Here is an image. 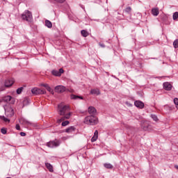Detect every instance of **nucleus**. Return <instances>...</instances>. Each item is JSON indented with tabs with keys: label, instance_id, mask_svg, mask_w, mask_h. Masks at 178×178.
I'll list each match as a JSON object with an SVG mask.
<instances>
[{
	"label": "nucleus",
	"instance_id": "16",
	"mask_svg": "<svg viewBox=\"0 0 178 178\" xmlns=\"http://www.w3.org/2000/svg\"><path fill=\"white\" fill-rule=\"evenodd\" d=\"M90 94L92 95H99L101 94V92L98 89H92L90 90Z\"/></svg>",
	"mask_w": 178,
	"mask_h": 178
},
{
	"label": "nucleus",
	"instance_id": "41",
	"mask_svg": "<svg viewBox=\"0 0 178 178\" xmlns=\"http://www.w3.org/2000/svg\"><path fill=\"white\" fill-rule=\"evenodd\" d=\"M163 76H157L156 79H162Z\"/></svg>",
	"mask_w": 178,
	"mask_h": 178
},
{
	"label": "nucleus",
	"instance_id": "13",
	"mask_svg": "<svg viewBox=\"0 0 178 178\" xmlns=\"http://www.w3.org/2000/svg\"><path fill=\"white\" fill-rule=\"evenodd\" d=\"M19 122L22 124H25V126H31V124H33V123L30 122V121L26 120L25 118H21Z\"/></svg>",
	"mask_w": 178,
	"mask_h": 178
},
{
	"label": "nucleus",
	"instance_id": "37",
	"mask_svg": "<svg viewBox=\"0 0 178 178\" xmlns=\"http://www.w3.org/2000/svg\"><path fill=\"white\" fill-rule=\"evenodd\" d=\"M63 70L62 68L59 69L58 73H60V76H62V73H63Z\"/></svg>",
	"mask_w": 178,
	"mask_h": 178
},
{
	"label": "nucleus",
	"instance_id": "4",
	"mask_svg": "<svg viewBox=\"0 0 178 178\" xmlns=\"http://www.w3.org/2000/svg\"><path fill=\"white\" fill-rule=\"evenodd\" d=\"M3 108L5 110V115L8 118H12V116L15 115V110L13 109V107L10 106V104L4 106Z\"/></svg>",
	"mask_w": 178,
	"mask_h": 178
},
{
	"label": "nucleus",
	"instance_id": "12",
	"mask_svg": "<svg viewBox=\"0 0 178 178\" xmlns=\"http://www.w3.org/2000/svg\"><path fill=\"white\" fill-rule=\"evenodd\" d=\"M88 113H90V116H94V115L97 113V109H95L94 106H89Z\"/></svg>",
	"mask_w": 178,
	"mask_h": 178
},
{
	"label": "nucleus",
	"instance_id": "35",
	"mask_svg": "<svg viewBox=\"0 0 178 178\" xmlns=\"http://www.w3.org/2000/svg\"><path fill=\"white\" fill-rule=\"evenodd\" d=\"M41 86H42V87H44V88H46V89L49 86V85H48V83H42Z\"/></svg>",
	"mask_w": 178,
	"mask_h": 178
},
{
	"label": "nucleus",
	"instance_id": "40",
	"mask_svg": "<svg viewBox=\"0 0 178 178\" xmlns=\"http://www.w3.org/2000/svg\"><path fill=\"white\" fill-rule=\"evenodd\" d=\"M20 136H21L22 137H25L26 133H24V132H21V133H20Z\"/></svg>",
	"mask_w": 178,
	"mask_h": 178
},
{
	"label": "nucleus",
	"instance_id": "32",
	"mask_svg": "<svg viewBox=\"0 0 178 178\" xmlns=\"http://www.w3.org/2000/svg\"><path fill=\"white\" fill-rule=\"evenodd\" d=\"M69 123H70L69 121L66 120V121H63L61 124V125L65 127V126H67V124H69Z\"/></svg>",
	"mask_w": 178,
	"mask_h": 178
},
{
	"label": "nucleus",
	"instance_id": "42",
	"mask_svg": "<svg viewBox=\"0 0 178 178\" xmlns=\"http://www.w3.org/2000/svg\"><path fill=\"white\" fill-rule=\"evenodd\" d=\"M175 168H176V169H177V170H178V165H176V166H175Z\"/></svg>",
	"mask_w": 178,
	"mask_h": 178
},
{
	"label": "nucleus",
	"instance_id": "34",
	"mask_svg": "<svg viewBox=\"0 0 178 178\" xmlns=\"http://www.w3.org/2000/svg\"><path fill=\"white\" fill-rule=\"evenodd\" d=\"M1 133L2 134H6V133H7L6 129L2 128V129H1Z\"/></svg>",
	"mask_w": 178,
	"mask_h": 178
},
{
	"label": "nucleus",
	"instance_id": "28",
	"mask_svg": "<svg viewBox=\"0 0 178 178\" xmlns=\"http://www.w3.org/2000/svg\"><path fill=\"white\" fill-rule=\"evenodd\" d=\"M172 19L173 20H177L178 19V12H175L172 15Z\"/></svg>",
	"mask_w": 178,
	"mask_h": 178
},
{
	"label": "nucleus",
	"instance_id": "27",
	"mask_svg": "<svg viewBox=\"0 0 178 178\" xmlns=\"http://www.w3.org/2000/svg\"><path fill=\"white\" fill-rule=\"evenodd\" d=\"M81 34L83 35V37H88V32L86 30H82L81 31Z\"/></svg>",
	"mask_w": 178,
	"mask_h": 178
},
{
	"label": "nucleus",
	"instance_id": "23",
	"mask_svg": "<svg viewBox=\"0 0 178 178\" xmlns=\"http://www.w3.org/2000/svg\"><path fill=\"white\" fill-rule=\"evenodd\" d=\"M0 119H1V120H3L6 123H9V122H10V120H9V118H7L6 117H5L3 115H0Z\"/></svg>",
	"mask_w": 178,
	"mask_h": 178
},
{
	"label": "nucleus",
	"instance_id": "3",
	"mask_svg": "<svg viewBox=\"0 0 178 178\" xmlns=\"http://www.w3.org/2000/svg\"><path fill=\"white\" fill-rule=\"evenodd\" d=\"M22 20H26L28 23H31L33 22V14L29 10H26L21 16Z\"/></svg>",
	"mask_w": 178,
	"mask_h": 178
},
{
	"label": "nucleus",
	"instance_id": "38",
	"mask_svg": "<svg viewBox=\"0 0 178 178\" xmlns=\"http://www.w3.org/2000/svg\"><path fill=\"white\" fill-rule=\"evenodd\" d=\"M99 45L102 47V48H105V44L104 43H99Z\"/></svg>",
	"mask_w": 178,
	"mask_h": 178
},
{
	"label": "nucleus",
	"instance_id": "18",
	"mask_svg": "<svg viewBox=\"0 0 178 178\" xmlns=\"http://www.w3.org/2000/svg\"><path fill=\"white\" fill-rule=\"evenodd\" d=\"M76 130V128L74 126H71L65 129V133H73Z\"/></svg>",
	"mask_w": 178,
	"mask_h": 178
},
{
	"label": "nucleus",
	"instance_id": "17",
	"mask_svg": "<svg viewBox=\"0 0 178 178\" xmlns=\"http://www.w3.org/2000/svg\"><path fill=\"white\" fill-rule=\"evenodd\" d=\"M45 166H46L47 169H48L49 171H50L51 172H54V166H52V165H51V163H45Z\"/></svg>",
	"mask_w": 178,
	"mask_h": 178
},
{
	"label": "nucleus",
	"instance_id": "31",
	"mask_svg": "<svg viewBox=\"0 0 178 178\" xmlns=\"http://www.w3.org/2000/svg\"><path fill=\"white\" fill-rule=\"evenodd\" d=\"M174 48H178V39L173 42Z\"/></svg>",
	"mask_w": 178,
	"mask_h": 178
},
{
	"label": "nucleus",
	"instance_id": "24",
	"mask_svg": "<svg viewBox=\"0 0 178 178\" xmlns=\"http://www.w3.org/2000/svg\"><path fill=\"white\" fill-rule=\"evenodd\" d=\"M51 74H53V76H56L57 77L60 76L59 71H58V70H52Z\"/></svg>",
	"mask_w": 178,
	"mask_h": 178
},
{
	"label": "nucleus",
	"instance_id": "22",
	"mask_svg": "<svg viewBox=\"0 0 178 178\" xmlns=\"http://www.w3.org/2000/svg\"><path fill=\"white\" fill-rule=\"evenodd\" d=\"M0 119H1V120H3L6 123H9V122H10V120H9V118H7L6 117H5L3 115H0Z\"/></svg>",
	"mask_w": 178,
	"mask_h": 178
},
{
	"label": "nucleus",
	"instance_id": "20",
	"mask_svg": "<svg viewBox=\"0 0 178 178\" xmlns=\"http://www.w3.org/2000/svg\"><path fill=\"white\" fill-rule=\"evenodd\" d=\"M45 26L48 27V29H52V22L51 21L46 19L45 20Z\"/></svg>",
	"mask_w": 178,
	"mask_h": 178
},
{
	"label": "nucleus",
	"instance_id": "29",
	"mask_svg": "<svg viewBox=\"0 0 178 178\" xmlns=\"http://www.w3.org/2000/svg\"><path fill=\"white\" fill-rule=\"evenodd\" d=\"M24 89V88H23V87H20V88H17V94H22Z\"/></svg>",
	"mask_w": 178,
	"mask_h": 178
},
{
	"label": "nucleus",
	"instance_id": "33",
	"mask_svg": "<svg viewBox=\"0 0 178 178\" xmlns=\"http://www.w3.org/2000/svg\"><path fill=\"white\" fill-rule=\"evenodd\" d=\"M46 90H47L49 92H51V94H54V90H52V88H51L49 86Z\"/></svg>",
	"mask_w": 178,
	"mask_h": 178
},
{
	"label": "nucleus",
	"instance_id": "9",
	"mask_svg": "<svg viewBox=\"0 0 178 178\" xmlns=\"http://www.w3.org/2000/svg\"><path fill=\"white\" fill-rule=\"evenodd\" d=\"M14 83H15V79L11 78V79H7L5 81V86L6 87H12Z\"/></svg>",
	"mask_w": 178,
	"mask_h": 178
},
{
	"label": "nucleus",
	"instance_id": "8",
	"mask_svg": "<svg viewBox=\"0 0 178 178\" xmlns=\"http://www.w3.org/2000/svg\"><path fill=\"white\" fill-rule=\"evenodd\" d=\"M55 90L56 92H58L60 94H62V92H65V91H67V89L66 87L63 86H57L55 87Z\"/></svg>",
	"mask_w": 178,
	"mask_h": 178
},
{
	"label": "nucleus",
	"instance_id": "26",
	"mask_svg": "<svg viewBox=\"0 0 178 178\" xmlns=\"http://www.w3.org/2000/svg\"><path fill=\"white\" fill-rule=\"evenodd\" d=\"M104 166L106 169H113V165L112 164H111V163H104Z\"/></svg>",
	"mask_w": 178,
	"mask_h": 178
},
{
	"label": "nucleus",
	"instance_id": "10",
	"mask_svg": "<svg viewBox=\"0 0 178 178\" xmlns=\"http://www.w3.org/2000/svg\"><path fill=\"white\" fill-rule=\"evenodd\" d=\"M134 105L136 108H139V109H143L144 108V103L140 100L135 101Z\"/></svg>",
	"mask_w": 178,
	"mask_h": 178
},
{
	"label": "nucleus",
	"instance_id": "1",
	"mask_svg": "<svg viewBox=\"0 0 178 178\" xmlns=\"http://www.w3.org/2000/svg\"><path fill=\"white\" fill-rule=\"evenodd\" d=\"M58 108L59 115L63 116L60 119L57 120L58 123H61V122H63L65 119H70L72 113H70V107L69 106L61 103L58 104Z\"/></svg>",
	"mask_w": 178,
	"mask_h": 178
},
{
	"label": "nucleus",
	"instance_id": "19",
	"mask_svg": "<svg viewBox=\"0 0 178 178\" xmlns=\"http://www.w3.org/2000/svg\"><path fill=\"white\" fill-rule=\"evenodd\" d=\"M152 15H153V16H158V15H159V9L152 8Z\"/></svg>",
	"mask_w": 178,
	"mask_h": 178
},
{
	"label": "nucleus",
	"instance_id": "5",
	"mask_svg": "<svg viewBox=\"0 0 178 178\" xmlns=\"http://www.w3.org/2000/svg\"><path fill=\"white\" fill-rule=\"evenodd\" d=\"M32 94H34V95H42L44 94H47V91L45 90H41L38 88H33L31 90Z\"/></svg>",
	"mask_w": 178,
	"mask_h": 178
},
{
	"label": "nucleus",
	"instance_id": "25",
	"mask_svg": "<svg viewBox=\"0 0 178 178\" xmlns=\"http://www.w3.org/2000/svg\"><path fill=\"white\" fill-rule=\"evenodd\" d=\"M150 118H152V119L154 121V122H158V120H159V119L158 118V116L155 114H151L150 115Z\"/></svg>",
	"mask_w": 178,
	"mask_h": 178
},
{
	"label": "nucleus",
	"instance_id": "39",
	"mask_svg": "<svg viewBox=\"0 0 178 178\" xmlns=\"http://www.w3.org/2000/svg\"><path fill=\"white\" fill-rule=\"evenodd\" d=\"M15 128L17 129V130H20V125L19 124H17Z\"/></svg>",
	"mask_w": 178,
	"mask_h": 178
},
{
	"label": "nucleus",
	"instance_id": "11",
	"mask_svg": "<svg viewBox=\"0 0 178 178\" xmlns=\"http://www.w3.org/2000/svg\"><path fill=\"white\" fill-rule=\"evenodd\" d=\"M163 87L166 91H170L172 90V84L169 82H165L163 83Z\"/></svg>",
	"mask_w": 178,
	"mask_h": 178
},
{
	"label": "nucleus",
	"instance_id": "30",
	"mask_svg": "<svg viewBox=\"0 0 178 178\" xmlns=\"http://www.w3.org/2000/svg\"><path fill=\"white\" fill-rule=\"evenodd\" d=\"M124 10H125L126 13H131V7H127Z\"/></svg>",
	"mask_w": 178,
	"mask_h": 178
},
{
	"label": "nucleus",
	"instance_id": "2",
	"mask_svg": "<svg viewBox=\"0 0 178 178\" xmlns=\"http://www.w3.org/2000/svg\"><path fill=\"white\" fill-rule=\"evenodd\" d=\"M84 123L86 124H90V126H94L98 123L97 117L94 115H88L85 118Z\"/></svg>",
	"mask_w": 178,
	"mask_h": 178
},
{
	"label": "nucleus",
	"instance_id": "21",
	"mask_svg": "<svg viewBox=\"0 0 178 178\" xmlns=\"http://www.w3.org/2000/svg\"><path fill=\"white\" fill-rule=\"evenodd\" d=\"M71 99H83V98L81 96L71 95Z\"/></svg>",
	"mask_w": 178,
	"mask_h": 178
},
{
	"label": "nucleus",
	"instance_id": "6",
	"mask_svg": "<svg viewBox=\"0 0 178 178\" xmlns=\"http://www.w3.org/2000/svg\"><path fill=\"white\" fill-rule=\"evenodd\" d=\"M47 145L49 148H56V147H59V145H60V141L58 140L49 141L47 143Z\"/></svg>",
	"mask_w": 178,
	"mask_h": 178
},
{
	"label": "nucleus",
	"instance_id": "7",
	"mask_svg": "<svg viewBox=\"0 0 178 178\" xmlns=\"http://www.w3.org/2000/svg\"><path fill=\"white\" fill-rule=\"evenodd\" d=\"M2 101L7 104H15V98L12 97L10 95L3 97Z\"/></svg>",
	"mask_w": 178,
	"mask_h": 178
},
{
	"label": "nucleus",
	"instance_id": "36",
	"mask_svg": "<svg viewBox=\"0 0 178 178\" xmlns=\"http://www.w3.org/2000/svg\"><path fill=\"white\" fill-rule=\"evenodd\" d=\"M174 104H175V105H178V98H177V97H175V98L174 99Z\"/></svg>",
	"mask_w": 178,
	"mask_h": 178
},
{
	"label": "nucleus",
	"instance_id": "15",
	"mask_svg": "<svg viewBox=\"0 0 178 178\" xmlns=\"http://www.w3.org/2000/svg\"><path fill=\"white\" fill-rule=\"evenodd\" d=\"M98 140V130H96L94 133V136L91 138L92 143H95Z\"/></svg>",
	"mask_w": 178,
	"mask_h": 178
},
{
	"label": "nucleus",
	"instance_id": "14",
	"mask_svg": "<svg viewBox=\"0 0 178 178\" xmlns=\"http://www.w3.org/2000/svg\"><path fill=\"white\" fill-rule=\"evenodd\" d=\"M141 127H142L143 130H144L145 131H147V130H150L151 125H149L147 123H144L142 124Z\"/></svg>",
	"mask_w": 178,
	"mask_h": 178
}]
</instances>
